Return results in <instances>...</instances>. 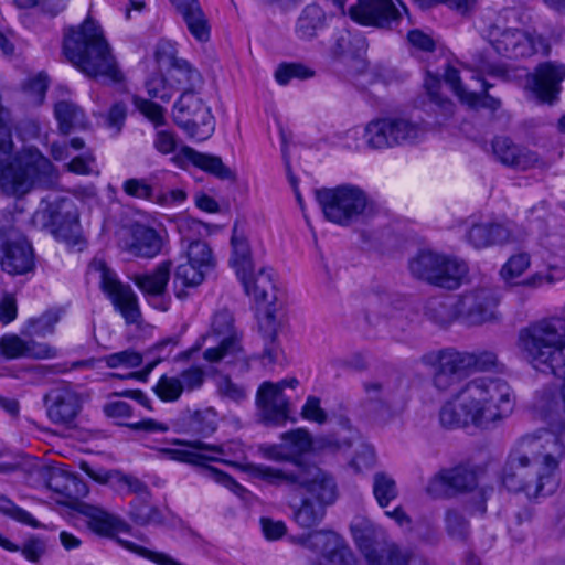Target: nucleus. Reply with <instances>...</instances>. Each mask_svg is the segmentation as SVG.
I'll use <instances>...</instances> for the list:
<instances>
[{
    "mask_svg": "<svg viewBox=\"0 0 565 565\" xmlns=\"http://www.w3.org/2000/svg\"><path fill=\"white\" fill-rule=\"evenodd\" d=\"M63 51L66 58L89 78H103L110 83L124 81L103 29L92 18L68 30L64 36Z\"/></svg>",
    "mask_w": 565,
    "mask_h": 565,
    "instance_id": "nucleus-3",
    "label": "nucleus"
},
{
    "mask_svg": "<svg viewBox=\"0 0 565 565\" xmlns=\"http://www.w3.org/2000/svg\"><path fill=\"white\" fill-rule=\"evenodd\" d=\"M190 34L201 43L211 36V25L201 4L181 14Z\"/></svg>",
    "mask_w": 565,
    "mask_h": 565,
    "instance_id": "nucleus-48",
    "label": "nucleus"
},
{
    "mask_svg": "<svg viewBox=\"0 0 565 565\" xmlns=\"http://www.w3.org/2000/svg\"><path fill=\"white\" fill-rule=\"evenodd\" d=\"M21 554L31 563H39L46 554L47 543L44 539L31 536L19 547Z\"/></svg>",
    "mask_w": 565,
    "mask_h": 565,
    "instance_id": "nucleus-62",
    "label": "nucleus"
},
{
    "mask_svg": "<svg viewBox=\"0 0 565 565\" xmlns=\"http://www.w3.org/2000/svg\"><path fill=\"white\" fill-rule=\"evenodd\" d=\"M108 367L118 366L136 367L142 363V355L134 350L116 352L104 358Z\"/></svg>",
    "mask_w": 565,
    "mask_h": 565,
    "instance_id": "nucleus-61",
    "label": "nucleus"
},
{
    "mask_svg": "<svg viewBox=\"0 0 565 565\" xmlns=\"http://www.w3.org/2000/svg\"><path fill=\"white\" fill-rule=\"evenodd\" d=\"M362 138L370 149L384 150L396 147L392 116L369 121L363 128Z\"/></svg>",
    "mask_w": 565,
    "mask_h": 565,
    "instance_id": "nucleus-34",
    "label": "nucleus"
},
{
    "mask_svg": "<svg viewBox=\"0 0 565 565\" xmlns=\"http://www.w3.org/2000/svg\"><path fill=\"white\" fill-rule=\"evenodd\" d=\"M461 360H465V366L468 371H489L497 365L498 358L492 351L467 352L460 351Z\"/></svg>",
    "mask_w": 565,
    "mask_h": 565,
    "instance_id": "nucleus-52",
    "label": "nucleus"
},
{
    "mask_svg": "<svg viewBox=\"0 0 565 565\" xmlns=\"http://www.w3.org/2000/svg\"><path fill=\"white\" fill-rule=\"evenodd\" d=\"M477 478L473 471L465 467L445 469L435 475L427 484V492L433 497H443L450 491H467L475 488Z\"/></svg>",
    "mask_w": 565,
    "mask_h": 565,
    "instance_id": "nucleus-29",
    "label": "nucleus"
},
{
    "mask_svg": "<svg viewBox=\"0 0 565 565\" xmlns=\"http://www.w3.org/2000/svg\"><path fill=\"white\" fill-rule=\"evenodd\" d=\"M486 74L501 76L503 75V71L502 68L493 66L488 63L480 64L471 78L481 83L482 93L478 94L475 92H470V95H473L477 100L475 103L466 104L470 108H487L490 109L491 111H495L501 107V100L488 94V89L491 88L493 85L484 79Z\"/></svg>",
    "mask_w": 565,
    "mask_h": 565,
    "instance_id": "nucleus-36",
    "label": "nucleus"
},
{
    "mask_svg": "<svg viewBox=\"0 0 565 565\" xmlns=\"http://www.w3.org/2000/svg\"><path fill=\"white\" fill-rule=\"evenodd\" d=\"M326 24V13L317 4L305 7L297 19L295 32L300 40H312Z\"/></svg>",
    "mask_w": 565,
    "mask_h": 565,
    "instance_id": "nucleus-40",
    "label": "nucleus"
},
{
    "mask_svg": "<svg viewBox=\"0 0 565 565\" xmlns=\"http://www.w3.org/2000/svg\"><path fill=\"white\" fill-rule=\"evenodd\" d=\"M564 79L565 64L546 62L535 68L531 87L540 100L553 103L561 92V83Z\"/></svg>",
    "mask_w": 565,
    "mask_h": 565,
    "instance_id": "nucleus-28",
    "label": "nucleus"
},
{
    "mask_svg": "<svg viewBox=\"0 0 565 565\" xmlns=\"http://www.w3.org/2000/svg\"><path fill=\"white\" fill-rule=\"evenodd\" d=\"M403 298L385 286H375L367 296L365 320L372 326L380 323V317H388L393 310L402 308Z\"/></svg>",
    "mask_w": 565,
    "mask_h": 565,
    "instance_id": "nucleus-30",
    "label": "nucleus"
},
{
    "mask_svg": "<svg viewBox=\"0 0 565 565\" xmlns=\"http://www.w3.org/2000/svg\"><path fill=\"white\" fill-rule=\"evenodd\" d=\"M55 117L62 134L68 135L74 129H87L88 120L76 104L68 100H61L55 104Z\"/></svg>",
    "mask_w": 565,
    "mask_h": 565,
    "instance_id": "nucleus-41",
    "label": "nucleus"
},
{
    "mask_svg": "<svg viewBox=\"0 0 565 565\" xmlns=\"http://www.w3.org/2000/svg\"><path fill=\"white\" fill-rule=\"evenodd\" d=\"M178 230L182 236L183 243H190L193 239H200L199 237L209 235L211 233V227L209 224L191 216L180 217L178 221Z\"/></svg>",
    "mask_w": 565,
    "mask_h": 565,
    "instance_id": "nucleus-55",
    "label": "nucleus"
},
{
    "mask_svg": "<svg viewBox=\"0 0 565 565\" xmlns=\"http://www.w3.org/2000/svg\"><path fill=\"white\" fill-rule=\"evenodd\" d=\"M392 122L396 147L414 145L420 141L427 132V126L423 120L407 115L392 116Z\"/></svg>",
    "mask_w": 565,
    "mask_h": 565,
    "instance_id": "nucleus-38",
    "label": "nucleus"
},
{
    "mask_svg": "<svg viewBox=\"0 0 565 565\" xmlns=\"http://www.w3.org/2000/svg\"><path fill=\"white\" fill-rule=\"evenodd\" d=\"M45 412L51 423L72 427L82 412L81 395L68 385L51 388L43 397Z\"/></svg>",
    "mask_w": 565,
    "mask_h": 565,
    "instance_id": "nucleus-20",
    "label": "nucleus"
},
{
    "mask_svg": "<svg viewBox=\"0 0 565 565\" xmlns=\"http://www.w3.org/2000/svg\"><path fill=\"white\" fill-rule=\"evenodd\" d=\"M148 498H137L131 504L130 516L132 521L138 525H148L150 523L158 522L160 514L157 508L152 507L148 501Z\"/></svg>",
    "mask_w": 565,
    "mask_h": 565,
    "instance_id": "nucleus-56",
    "label": "nucleus"
},
{
    "mask_svg": "<svg viewBox=\"0 0 565 565\" xmlns=\"http://www.w3.org/2000/svg\"><path fill=\"white\" fill-rule=\"evenodd\" d=\"M47 86L49 81L46 74L39 73L24 83L23 90L28 94L32 104L40 105L44 100Z\"/></svg>",
    "mask_w": 565,
    "mask_h": 565,
    "instance_id": "nucleus-59",
    "label": "nucleus"
},
{
    "mask_svg": "<svg viewBox=\"0 0 565 565\" xmlns=\"http://www.w3.org/2000/svg\"><path fill=\"white\" fill-rule=\"evenodd\" d=\"M348 13L360 24L377 28H391L401 19V11L393 0H356L349 6Z\"/></svg>",
    "mask_w": 565,
    "mask_h": 565,
    "instance_id": "nucleus-23",
    "label": "nucleus"
},
{
    "mask_svg": "<svg viewBox=\"0 0 565 565\" xmlns=\"http://www.w3.org/2000/svg\"><path fill=\"white\" fill-rule=\"evenodd\" d=\"M183 430L196 435H210L217 426L216 413L212 408L188 411L181 417Z\"/></svg>",
    "mask_w": 565,
    "mask_h": 565,
    "instance_id": "nucleus-43",
    "label": "nucleus"
},
{
    "mask_svg": "<svg viewBox=\"0 0 565 565\" xmlns=\"http://www.w3.org/2000/svg\"><path fill=\"white\" fill-rule=\"evenodd\" d=\"M79 513L88 519V527L102 536H114L115 532L124 526V523L118 518L95 505L82 504Z\"/></svg>",
    "mask_w": 565,
    "mask_h": 565,
    "instance_id": "nucleus-37",
    "label": "nucleus"
},
{
    "mask_svg": "<svg viewBox=\"0 0 565 565\" xmlns=\"http://www.w3.org/2000/svg\"><path fill=\"white\" fill-rule=\"evenodd\" d=\"M313 75L312 70L300 63L280 64L275 72V78L280 85H287L292 78L307 79Z\"/></svg>",
    "mask_w": 565,
    "mask_h": 565,
    "instance_id": "nucleus-57",
    "label": "nucleus"
},
{
    "mask_svg": "<svg viewBox=\"0 0 565 565\" xmlns=\"http://www.w3.org/2000/svg\"><path fill=\"white\" fill-rule=\"evenodd\" d=\"M160 452L170 460L198 467L202 477L213 480L235 493L244 490L230 475L209 465V462H222L233 466L242 452L241 447L235 443L216 445L198 440L188 444L185 448H162Z\"/></svg>",
    "mask_w": 565,
    "mask_h": 565,
    "instance_id": "nucleus-5",
    "label": "nucleus"
},
{
    "mask_svg": "<svg viewBox=\"0 0 565 565\" xmlns=\"http://www.w3.org/2000/svg\"><path fill=\"white\" fill-rule=\"evenodd\" d=\"M49 486L65 498V505L79 512L83 504L79 500L88 494V487L82 479L73 473L53 472Z\"/></svg>",
    "mask_w": 565,
    "mask_h": 565,
    "instance_id": "nucleus-33",
    "label": "nucleus"
},
{
    "mask_svg": "<svg viewBox=\"0 0 565 565\" xmlns=\"http://www.w3.org/2000/svg\"><path fill=\"white\" fill-rule=\"evenodd\" d=\"M372 491L380 508H387L398 497V488L394 478L384 472L377 471L373 476Z\"/></svg>",
    "mask_w": 565,
    "mask_h": 565,
    "instance_id": "nucleus-47",
    "label": "nucleus"
},
{
    "mask_svg": "<svg viewBox=\"0 0 565 565\" xmlns=\"http://www.w3.org/2000/svg\"><path fill=\"white\" fill-rule=\"evenodd\" d=\"M498 20L489 28L488 40L498 54L519 58L531 56L535 53L548 54L550 44L541 35H532L520 29H502Z\"/></svg>",
    "mask_w": 565,
    "mask_h": 565,
    "instance_id": "nucleus-12",
    "label": "nucleus"
},
{
    "mask_svg": "<svg viewBox=\"0 0 565 565\" xmlns=\"http://www.w3.org/2000/svg\"><path fill=\"white\" fill-rule=\"evenodd\" d=\"M407 268L413 278L447 290L457 289L468 273L462 259L433 249L417 252Z\"/></svg>",
    "mask_w": 565,
    "mask_h": 565,
    "instance_id": "nucleus-7",
    "label": "nucleus"
},
{
    "mask_svg": "<svg viewBox=\"0 0 565 565\" xmlns=\"http://www.w3.org/2000/svg\"><path fill=\"white\" fill-rule=\"evenodd\" d=\"M494 158L507 167L527 170L540 167L542 158L533 150L514 143L508 137H497L492 141Z\"/></svg>",
    "mask_w": 565,
    "mask_h": 565,
    "instance_id": "nucleus-27",
    "label": "nucleus"
},
{
    "mask_svg": "<svg viewBox=\"0 0 565 565\" xmlns=\"http://www.w3.org/2000/svg\"><path fill=\"white\" fill-rule=\"evenodd\" d=\"M172 262L164 260L156 266L150 273L135 274L132 281L141 292L149 297L164 295L170 280Z\"/></svg>",
    "mask_w": 565,
    "mask_h": 565,
    "instance_id": "nucleus-35",
    "label": "nucleus"
},
{
    "mask_svg": "<svg viewBox=\"0 0 565 565\" xmlns=\"http://www.w3.org/2000/svg\"><path fill=\"white\" fill-rule=\"evenodd\" d=\"M131 228V242L127 248L132 255L153 258L160 254L163 238L154 228L142 224H135Z\"/></svg>",
    "mask_w": 565,
    "mask_h": 565,
    "instance_id": "nucleus-32",
    "label": "nucleus"
},
{
    "mask_svg": "<svg viewBox=\"0 0 565 565\" xmlns=\"http://www.w3.org/2000/svg\"><path fill=\"white\" fill-rule=\"evenodd\" d=\"M445 530L448 536L455 541L466 543L470 535V524L466 516L457 509H448L445 512Z\"/></svg>",
    "mask_w": 565,
    "mask_h": 565,
    "instance_id": "nucleus-50",
    "label": "nucleus"
},
{
    "mask_svg": "<svg viewBox=\"0 0 565 565\" xmlns=\"http://www.w3.org/2000/svg\"><path fill=\"white\" fill-rule=\"evenodd\" d=\"M500 298L492 287L481 286L465 291L456 301L459 320L468 326H479L494 318Z\"/></svg>",
    "mask_w": 565,
    "mask_h": 565,
    "instance_id": "nucleus-16",
    "label": "nucleus"
},
{
    "mask_svg": "<svg viewBox=\"0 0 565 565\" xmlns=\"http://www.w3.org/2000/svg\"><path fill=\"white\" fill-rule=\"evenodd\" d=\"M531 257L527 253H518L508 258L502 265L500 278L510 287L518 286L515 279L521 277L530 267Z\"/></svg>",
    "mask_w": 565,
    "mask_h": 565,
    "instance_id": "nucleus-49",
    "label": "nucleus"
},
{
    "mask_svg": "<svg viewBox=\"0 0 565 565\" xmlns=\"http://www.w3.org/2000/svg\"><path fill=\"white\" fill-rule=\"evenodd\" d=\"M232 256L230 264L234 268L237 277H244L254 269L252 252L244 233L235 226L231 238Z\"/></svg>",
    "mask_w": 565,
    "mask_h": 565,
    "instance_id": "nucleus-39",
    "label": "nucleus"
},
{
    "mask_svg": "<svg viewBox=\"0 0 565 565\" xmlns=\"http://www.w3.org/2000/svg\"><path fill=\"white\" fill-rule=\"evenodd\" d=\"M420 361L424 365L436 369L433 384L443 392L455 386L467 372L460 351L452 348L428 352L420 358Z\"/></svg>",
    "mask_w": 565,
    "mask_h": 565,
    "instance_id": "nucleus-19",
    "label": "nucleus"
},
{
    "mask_svg": "<svg viewBox=\"0 0 565 565\" xmlns=\"http://www.w3.org/2000/svg\"><path fill=\"white\" fill-rule=\"evenodd\" d=\"M250 471L269 484L303 490L318 502L333 504L339 495L334 477L312 462L297 461L291 468L252 465Z\"/></svg>",
    "mask_w": 565,
    "mask_h": 565,
    "instance_id": "nucleus-4",
    "label": "nucleus"
},
{
    "mask_svg": "<svg viewBox=\"0 0 565 565\" xmlns=\"http://www.w3.org/2000/svg\"><path fill=\"white\" fill-rule=\"evenodd\" d=\"M515 397L509 383L500 377L481 376L463 384L440 408L446 428L490 429L509 417Z\"/></svg>",
    "mask_w": 565,
    "mask_h": 565,
    "instance_id": "nucleus-2",
    "label": "nucleus"
},
{
    "mask_svg": "<svg viewBox=\"0 0 565 565\" xmlns=\"http://www.w3.org/2000/svg\"><path fill=\"white\" fill-rule=\"evenodd\" d=\"M0 513L31 527H41V524L28 511L18 507L10 498L4 494L0 495Z\"/></svg>",
    "mask_w": 565,
    "mask_h": 565,
    "instance_id": "nucleus-54",
    "label": "nucleus"
},
{
    "mask_svg": "<svg viewBox=\"0 0 565 565\" xmlns=\"http://www.w3.org/2000/svg\"><path fill=\"white\" fill-rule=\"evenodd\" d=\"M316 200L326 220L340 226H351L374 213V202L360 186L345 183L316 190Z\"/></svg>",
    "mask_w": 565,
    "mask_h": 565,
    "instance_id": "nucleus-6",
    "label": "nucleus"
},
{
    "mask_svg": "<svg viewBox=\"0 0 565 565\" xmlns=\"http://www.w3.org/2000/svg\"><path fill=\"white\" fill-rule=\"evenodd\" d=\"M288 451L292 454L294 460H301L300 456L312 447V440L306 429H295L284 433L281 436Z\"/></svg>",
    "mask_w": 565,
    "mask_h": 565,
    "instance_id": "nucleus-51",
    "label": "nucleus"
},
{
    "mask_svg": "<svg viewBox=\"0 0 565 565\" xmlns=\"http://www.w3.org/2000/svg\"><path fill=\"white\" fill-rule=\"evenodd\" d=\"M305 545L320 553L327 561L341 565H358V559L345 541L332 531L310 533Z\"/></svg>",
    "mask_w": 565,
    "mask_h": 565,
    "instance_id": "nucleus-25",
    "label": "nucleus"
},
{
    "mask_svg": "<svg viewBox=\"0 0 565 565\" xmlns=\"http://www.w3.org/2000/svg\"><path fill=\"white\" fill-rule=\"evenodd\" d=\"M173 120L190 138L198 141L209 139L215 129L211 108L200 93H182L173 107Z\"/></svg>",
    "mask_w": 565,
    "mask_h": 565,
    "instance_id": "nucleus-10",
    "label": "nucleus"
},
{
    "mask_svg": "<svg viewBox=\"0 0 565 565\" xmlns=\"http://www.w3.org/2000/svg\"><path fill=\"white\" fill-rule=\"evenodd\" d=\"M58 321V312L54 310H47L39 318L30 320L31 332L38 337H46L53 333L55 324Z\"/></svg>",
    "mask_w": 565,
    "mask_h": 565,
    "instance_id": "nucleus-60",
    "label": "nucleus"
},
{
    "mask_svg": "<svg viewBox=\"0 0 565 565\" xmlns=\"http://www.w3.org/2000/svg\"><path fill=\"white\" fill-rule=\"evenodd\" d=\"M548 478L544 471L532 472L525 457L512 452L505 465L502 482L512 492L525 491L527 495L537 497L543 489V480Z\"/></svg>",
    "mask_w": 565,
    "mask_h": 565,
    "instance_id": "nucleus-21",
    "label": "nucleus"
},
{
    "mask_svg": "<svg viewBox=\"0 0 565 565\" xmlns=\"http://www.w3.org/2000/svg\"><path fill=\"white\" fill-rule=\"evenodd\" d=\"M364 38L348 30L340 31L335 36L332 53L338 58H356L365 51Z\"/></svg>",
    "mask_w": 565,
    "mask_h": 565,
    "instance_id": "nucleus-44",
    "label": "nucleus"
},
{
    "mask_svg": "<svg viewBox=\"0 0 565 565\" xmlns=\"http://www.w3.org/2000/svg\"><path fill=\"white\" fill-rule=\"evenodd\" d=\"M184 255L186 260L177 266L174 277L186 287L199 286L216 265L213 250L206 242L193 239L184 247Z\"/></svg>",
    "mask_w": 565,
    "mask_h": 565,
    "instance_id": "nucleus-17",
    "label": "nucleus"
},
{
    "mask_svg": "<svg viewBox=\"0 0 565 565\" xmlns=\"http://www.w3.org/2000/svg\"><path fill=\"white\" fill-rule=\"evenodd\" d=\"M259 420L266 425H284L290 415L289 398L273 382H263L255 397Z\"/></svg>",
    "mask_w": 565,
    "mask_h": 565,
    "instance_id": "nucleus-22",
    "label": "nucleus"
},
{
    "mask_svg": "<svg viewBox=\"0 0 565 565\" xmlns=\"http://www.w3.org/2000/svg\"><path fill=\"white\" fill-rule=\"evenodd\" d=\"M563 441L558 433L542 429L535 434L524 436L514 454L525 457V462L540 466V471L550 475L558 466L554 454L562 451Z\"/></svg>",
    "mask_w": 565,
    "mask_h": 565,
    "instance_id": "nucleus-13",
    "label": "nucleus"
},
{
    "mask_svg": "<svg viewBox=\"0 0 565 565\" xmlns=\"http://www.w3.org/2000/svg\"><path fill=\"white\" fill-rule=\"evenodd\" d=\"M519 228L522 227L512 221L475 223L467 228L465 241L472 248L481 250L522 241L525 234Z\"/></svg>",
    "mask_w": 565,
    "mask_h": 565,
    "instance_id": "nucleus-18",
    "label": "nucleus"
},
{
    "mask_svg": "<svg viewBox=\"0 0 565 565\" xmlns=\"http://www.w3.org/2000/svg\"><path fill=\"white\" fill-rule=\"evenodd\" d=\"M134 105L154 125V127H160L166 124L164 109L160 105L137 96L134 97Z\"/></svg>",
    "mask_w": 565,
    "mask_h": 565,
    "instance_id": "nucleus-58",
    "label": "nucleus"
},
{
    "mask_svg": "<svg viewBox=\"0 0 565 565\" xmlns=\"http://www.w3.org/2000/svg\"><path fill=\"white\" fill-rule=\"evenodd\" d=\"M203 340L216 344L203 353L209 362H218L242 351L241 333L236 330L233 315L228 310H221L214 315L211 332Z\"/></svg>",
    "mask_w": 565,
    "mask_h": 565,
    "instance_id": "nucleus-15",
    "label": "nucleus"
},
{
    "mask_svg": "<svg viewBox=\"0 0 565 565\" xmlns=\"http://www.w3.org/2000/svg\"><path fill=\"white\" fill-rule=\"evenodd\" d=\"M171 78L182 93H200L203 77L186 60L175 58L171 66Z\"/></svg>",
    "mask_w": 565,
    "mask_h": 565,
    "instance_id": "nucleus-42",
    "label": "nucleus"
},
{
    "mask_svg": "<svg viewBox=\"0 0 565 565\" xmlns=\"http://www.w3.org/2000/svg\"><path fill=\"white\" fill-rule=\"evenodd\" d=\"M33 222L67 244L75 245L78 241L79 215L72 198L61 196L45 203L34 213Z\"/></svg>",
    "mask_w": 565,
    "mask_h": 565,
    "instance_id": "nucleus-9",
    "label": "nucleus"
},
{
    "mask_svg": "<svg viewBox=\"0 0 565 565\" xmlns=\"http://www.w3.org/2000/svg\"><path fill=\"white\" fill-rule=\"evenodd\" d=\"M362 387L364 398L361 405L365 414L379 417L387 414L396 403L404 401L407 384L397 372H392L386 376L364 381Z\"/></svg>",
    "mask_w": 565,
    "mask_h": 565,
    "instance_id": "nucleus-11",
    "label": "nucleus"
},
{
    "mask_svg": "<svg viewBox=\"0 0 565 565\" xmlns=\"http://www.w3.org/2000/svg\"><path fill=\"white\" fill-rule=\"evenodd\" d=\"M444 78L461 103H475L477 100L476 97L470 95V92L462 86L458 70L448 65Z\"/></svg>",
    "mask_w": 565,
    "mask_h": 565,
    "instance_id": "nucleus-63",
    "label": "nucleus"
},
{
    "mask_svg": "<svg viewBox=\"0 0 565 565\" xmlns=\"http://www.w3.org/2000/svg\"><path fill=\"white\" fill-rule=\"evenodd\" d=\"M205 381V372L200 366L183 370L179 376L163 374L153 387L156 395L167 403L178 401L181 395L199 390Z\"/></svg>",
    "mask_w": 565,
    "mask_h": 565,
    "instance_id": "nucleus-24",
    "label": "nucleus"
},
{
    "mask_svg": "<svg viewBox=\"0 0 565 565\" xmlns=\"http://www.w3.org/2000/svg\"><path fill=\"white\" fill-rule=\"evenodd\" d=\"M520 341L534 369L563 380L559 393L544 390L535 408L559 433L565 430V317H551L521 330Z\"/></svg>",
    "mask_w": 565,
    "mask_h": 565,
    "instance_id": "nucleus-1",
    "label": "nucleus"
},
{
    "mask_svg": "<svg viewBox=\"0 0 565 565\" xmlns=\"http://www.w3.org/2000/svg\"><path fill=\"white\" fill-rule=\"evenodd\" d=\"M0 267L11 276L24 275L34 268L33 248L8 211L0 212Z\"/></svg>",
    "mask_w": 565,
    "mask_h": 565,
    "instance_id": "nucleus-8",
    "label": "nucleus"
},
{
    "mask_svg": "<svg viewBox=\"0 0 565 565\" xmlns=\"http://www.w3.org/2000/svg\"><path fill=\"white\" fill-rule=\"evenodd\" d=\"M177 345V341L172 339H168L156 344L150 351L149 354H152L154 358L152 361L148 362L145 369L141 372L132 373L130 376L136 377L141 381H146L148 375L152 372V370L162 361L169 358L171 354L172 348Z\"/></svg>",
    "mask_w": 565,
    "mask_h": 565,
    "instance_id": "nucleus-53",
    "label": "nucleus"
},
{
    "mask_svg": "<svg viewBox=\"0 0 565 565\" xmlns=\"http://www.w3.org/2000/svg\"><path fill=\"white\" fill-rule=\"evenodd\" d=\"M425 315L440 327H448L456 319H459L457 302H451L450 299L444 298L429 299L425 307Z\"/></svg>",
    "mask_w": 565,
    "mask_h": 565,
    "instance_id": "nucleus-45",
    "label": "nucleus"
},
{
    "mask_svg": "<svg viewBox=\"0 0 565 565\" xmlns=\"http://www.w3.org/2000/svg\"><path fill=\"white\" fill-rule=\"evenodd\" d=\"M416 561L417 556L412 550L401 548L396 544L387 548V565H413Z\"/></svg>",
    "mask_w": 565,
    "mask_h": 565,
    "instance_id": "nucleus-64",
    "label": "nucleus"
},
{
    "mask_svg": "<svg viewBox=\"0 0 565 565\" xmlns=\"http://www.w3.org/2000/svg\"><path fill=\"white\" fill-rule=\"evenodd\" d=\"M89 273L99 275L100 287L109 296L115 308L127 323H137L140 318L138 300L130 286L122 285L117 275L108 268L103 259L94 258L88 267Z\"/></svg>",
    "mask_w": 565,
    "mask_h": 565,
    "instance_id": "nucleus-14",
    "label": "nucleus"
},
{
    "mask_svg": "<svg viewBox=\"0 0 565 565\" xmlns=\"http://www.w3.org/2000/svg\"><path fill=\"white\" fill-rule=\"evenodd\" d=\"M329 503L318 502L311 498H303L299 507L294 510V519L303 529L318 525L326 515V507Z\"/></svg>",
    "mask_w": 565,
    "mask_h": 565,
    "instance_id": "nucleus-46",
    "label": "nucleus"
},
{
    "mask_svg": "<svg viewBox=\"0 0 565 565\" xmlns=\"http://www.w3.org/2000/svg\"><path fill=\"white\" fill-rule=\"evenodd\" d=\"M173 163L182 169L192 164L220 180L235 181L236 174L217 156L202 153L189 146H182L172 158Z\"/></svg>",
    "mask_w": 565,
    "mask_h": 565,
    "instance_id": "nucleus-26",
    "label": "nucleus"
},
{
    "mask_svg": "<svg viewBox=\"0 0 565 565\" xmlns=\"http://www.w3.org/2000/svg\"><path fill=\"white\" fill-rule=\"evenodd\" d=\"M238 279L243 284L245 292L253 297L255 301L268 306L276 302L277 290L271 269L260 268L256 275L252 270L249 274H245L244 277H238Z\"/></svg>",
    "mask_w": 565,
    "mask_h": 565,
    "instance_id": "nucleus-31",
    "label": "nucleus"
}]
</instances>
